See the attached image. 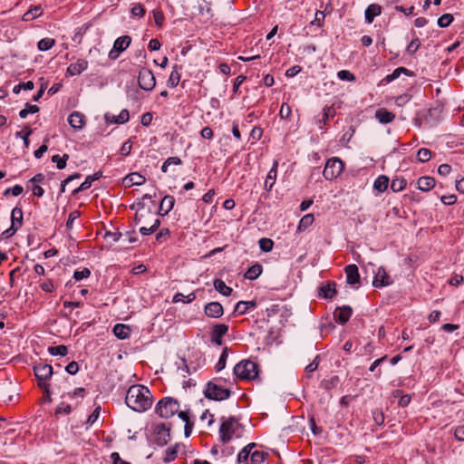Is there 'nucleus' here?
Masks as SVG:
<instances>
[{"mask_svg": "<svg viewBox=\"0 0 464 464\" xmlns=\"http://www.w3.org/2000/svg\"><path fill=\"white\" fill-rule=\"evenodd\" d=\"M48 352L51 355L56 356H64L67 354V347L65 345H58V346H52L48 348Z\"/></svg>", "mask_w": 464, "mask_h": 464, "instance_id": "40", "label": "nucleus"}, {"mask_svg": "<svg viewBox=\"0 0 464 464\" xmlns=\"http://www.w3.org/2000/svg\"><path fill=\"white\" fill-rule=\"evenodd\" d=\"M39 111V107L37 105H32L30 103H26L25 107L20 111L19 116L22 119H24L27 117L29 113H36Z\"/></svg>", "mask_w": 464, "mask_h": 464, "instance_id": "39", "label": "nucleus"}, {"mask_svg": "<svg viewBox=\"0 0 464 464\" xmlns=\"http://www.w3.org/2000/svg\"><path fill=\"white\" fill-rule=\"evenodd\" d=\"M214 287L218 292L225 296H228L232 293V288L227 286L221 279H216L214 281Z\"/></svg>", "mask_w": 464, "mask_h": 464, "instance_id": "30", "label": "nucleus"}, {"mask_svg": "<svg viewBox=\"0 0 464 464\" xmlns=\"http://www.w3.org/2000/svg\"><path fill=\"white\" fill-rule=\"evenodd\" d=\"M335 284L334 283H327L320 287V295H323L326 299H331L335 295Z\"/></svg>", "mask_w": 464, "mask_h": 464, "instance_id": "27", "label": "nucleus"}, {"mask_svg": "<svg viewBox=\"0 0 464 464\" xmlns=\"http://www.w3.org/2000/svg\"><path fill=\"white\" fill-rule=\"evenodd\" d=\"M382 12V8L377 4L370 5L365 10V20L368 24H371L375 16H378Z\"/></svg>", "mask_w": 464, "mask_h": 464, "instance_id": "22", "label": "nucleus"}, {"mask_svg": "<svg viewBox=\"0 0 464 464\" xmlns=\"http://www.w3.org/2000/svg\"><path fill=\"white\" fill-rule=\"evenodd\" d=\"M195 297H196V296H195V295H194V294H190V295H188V296H185L183 294H181V293H178V294H176V295H174V297H173V302L178 303V302L182 301V302H188V303H189V302H191L192 300H194V299H195Z\"/></svg>", "mask_w": 464, "mask_h": 464, "instance_id": "49", "label": "nucleus"}, {"mask_svg": "<svg viewBox=\"0 0 464 464\" xmlns=\"http://www.w3.org/2000/svg\"><path fill=\"white\" fill-rule=\"evenodd\" d=\"M223 313V306L218 302H211L205 305V314L208 317L218 318Z\"/></svg>", "mask_w": 464, "mask_h": 464, "instance_id": "14", "label": "nucleus"}, {"mask_svg": "<svg viewBox=\"0 0 464 464\" xmlns=\"http://www.w3.org/2000/svg\"><path fill=\"white\" fill-rule=\"evenodd\" d=\"M68 159V154H63L62 158L59 155H53L52 157V161L56 163L57 169H63L66 167V161Z\"/></svg>", "mask_w": 464, "mask_h": 464, "instance_id": "41", "label": "nucleus"}, {"mask_svg": "<svg viewBox=\"0 0 464 464\" xmlns=\"http://www.w3.org/2000/svg\"><path fill=\"white\" fill-rule=\"evenodd\" d=\"M125 403L132 411L143 412L150 408L152 394L144 385H132L127 391Z\"/></svg>", "mask_w": 464, "mask_h": 464, "instance_id": "1", "label": "nucleus"}, {"mask_svg": "<svg viewBox=\"0 0 464 464\" xmlns=\"http://www.w3.org/2000/svg\"><path fill=\"white\" fill-rule=\"evenodd\" d=\"M31 133H32V130L25 129V130H24L22 131H17L15 133V136L17 138L22 139V140H24V146L27 148L29 146L28 137L31 135Z\"/></svg>", "mask_w": 464, "mask_h": 464, "instance_id": "48", "label": "nucleus"}, {"mask_svg": "<svg viewBox=\"0 0 464 464\" xmlns=\"http://www.w3.org/2000/svg\"><path fill=\"white\" fill-rule=\"evenodd\" d=\"M453 21V16L450 14H445L438 19V25L440 27H447Z\"/></svg>", "mask_w": 464, "mask_h": 464, "instance_id": "44", "label": "nucleus"}, {"mask_svg": "<svg viewBox=\"0 0 464 464\" xmlns=\"http://www.w3.org/2000/svg\"><path fill=\"white\" fill-rule=\"evenodd\" d=\"M130 13L133 16L142 17L145 14V9L140 4H136L131 7Z\"/></svg>", "mask_w": 464, "mask_h": 464, "instance_id": "54", "label": "nucleus"}, {"mask_svg": "<svg viewBox=\"0 0 464 464\" xmlns=\"http://www.w3.org/2000/svg\"><path fill=\"white\" fill-rule=\"evenodd\" d=\"M375 117L382 124L390 123L394 119V114L386 109H379L375 112Z\"/></svg>", "mask_w": 464, "mask_h": 464, "instance_id": "21", "label": "nucleus"}, {"mask_svg": "<svg viewBox=\"0 0 464 464\" xmlns=\"http://www.w3.org/2000/svg\"><path fill=\"white\" fill-rule=\"evenodd\" d=\"M324 16H325V15H324V12H322V11H317V12L315 13V17H314V19L312 21V23H311V24H315V25H317V26H319V27H320V26H322V22H323V20L324 19Z\"/></svg>", "mask_w": 464, "mask_h": 464, "instance_id": "60", "label": "nucleus"}, {"mask_svg": "<svg viewBox=\"0 0 464 464\" xmlns=\"http://www.w3.org/2000/svg\"><path fill=\"white\" fill-rule=\"evenodd\" d=\"M417 157L420 162H427L431 157V151L426 148H422L419 150Z\"/></svg>", "mask_w": 464, "mask_h": 464, "instance_id": "45", "label": "nucleus"}, {"mask_svg": "<svg viewBox=\"0 0 464 464\" xmlns=\"http://www.w3.org/2000/svg\"><path fill=\"white\" fill-rule=\"evenodd\" d=\"M65 371L72 375L77 373L79 371L78 363L75 362L68 363V365L65 367Z\"/></svg>", "mask_w": 464, "mask_h": 464, "instance_id": "63", "label": "nucleus"}, {"mask_svg": "<svg viewBox=\"0 0 464 464\" xmlns=\"http://www.w3.org/2000/svg\"><path fill=\"white\" fill-rule=\"evenodd\" d=\"M228 326L225 324H218L214 325L211 333V341L217 345L222 344V337L227 333Z\"/></svg>", "mask_w": 464, "mask_h": 464, "instance_id": "12", "label": "nucleus"}, {"mask_svg": "<svg viewBox=\"0 0 464 464\" xmlns=\"http://www.w3.org/2000/svg\"><path fill=\"white\" fill-rule=\"evenodd\" d=\"M145 181L146 179L137 172L130 173L124 179L125 185L129 187L133 185L140 186L142 185Z\"/></svg>", "mask_w": 464, "mask_h": 464, "instance_id": "20", "label": "nucleus"}, {"mask_svg": "<svg viewBox=\"0 0 464 464\" xmlns=\"http://www.w3.org/2000/svg\"><path fill=\"white\" fill-rule=\"evenodd\" d=\"M418 188L422 191H429L435 186V179L431 177H421L417 181Z\"/></svg>", "mask_w": 464, "mask_h": 464, "instance_id": "23", "label": "nucleus"}, {"mask_svg": "<svg viewBox=\"0 0 464 464\" xmlns=\"http://www.w3.org/2000/svg\"><path fill=\"white\" fill-rule=\"evenodd\" d=\"M314 216L311 214H307L302 218V219L299 222L298 229L303 230L307 228L309 226H311L314 222Z\"/></svg>", "mask_w": 464, "mask_h": 464, "instance_id": "42", "label": "nucleus"}, {"mask_svg": "<svg viewBox=\"0 0 464 464\" xmlns=\"http://www.w3.org/2000/svg\"><path fill=\"white\" fill-rule=\"evenodd\" d=\"M100 412H101V407L97 406L94 409V411H92V413L88 417L86 423L91 426L93 425L95 423V421L98 420V418L100 416Z\"/></svg>", "mask_w": 464, "mask_h": 464, "instance_id": "53", "label": "nucleus"}, {"mask_svg": "<svg viewBox=\"0 0 464 464\" xmlns=\"http://www.w3.org/2000/svg\"><path fill=\"white\" fill-rule=\"evenodd\" d=\"M259 246L264 252H269L273 248V241L269 238L263 237L259 240Z\"/></svg>", "mask_w": 464, "mask_h": 464, "instance_id": "46", "label": "nucleus"}, {"mask_svg": "<svg viewBox=\"0 0 464 464\" xmlns=\"http://www.w3.org/2000/svg\"><path fill=\"white\" fill-rule=\"evenodd\" d=\"M407 72V70L405 68L399 67V68L395 69L392 74H389L386 76V81L390 82L397 79L398 77H400L401 72Z\"/></svg>", "mask_w": 464, "mask_h": 464, "instance_id": "56", "label": "nucleus"}, {"mask_svg": "<svg viewBox=\"0 0 464 464\" xmlns=\"http://www.w3.org/2000/svg\"><path fill=\"white\" fill-rule=\"evenodd\" d=\"M239 430L240 425L235 418L230 417L224 420L219 429V434L222 442L227 443L231 440L234 436L238 437Z\"/></svg>", "mask_w": 464, "mask_h": 464, "instance_id": "4", "label": "nucleus"}, {"mask_svg": "<svg viewBox=\"0 0 464 464\" xmlns=\"http://www.w3.org/2000/svg\"><path fill=\"white\" fill-rule=\"evenodd\" d=\"M406 186V181L403 179H394L392 181L391 188L394 192H400Z\"/></svg>", "mask_w": 464, "mask_h": 464, "instance_id": "43", "label": "nucleus"}, {"mask_svg": "<svg viewBox=\"0 0 464 464\" xmlns=\"http://www.w3.org/2000/svg\"><path fill=\"white\" fill-rule=\"evenodd\" d=\"M113 334L119 339H126L130 334V326L122 324H118L113 327Z\"/></svg>", "mask_w": 464, "mask_h": 464, "instance_id": "24", "label": "nucleus"}, {"mask_svg": "<svg viewBox=\"0 0 464 464\" xmlns=\"http://www.w3.org/2000/svg\"><path fill=\"white\" fill-rule=\"evenodd\" d=\"M160 222V219L158 218H154L151 225L150 227H147V226H141L140 227V232L141 235H144V236H147V235H150L151 233H153L154 231L157 230V228L159 227Z\"/></svg>", "mask_w": 464, "mask_h": 464, "instance_id": "36", "label": "nucleus"}, {"mask_svg": "<svg viewBox=\"0 0 464 464\" xmlns=\"http://www.w3.org/2000/svg\"><path fill=\"white\" fill-rule=\"evenodd\" d=\"M454 437L459 441H464V425L458 426L455 429Z\"/></svg>", "mask_w": 464, "mask_h": 464, "instance_id": "61", "label": "nucleus"}, {"mask_svg": "<svg viewBox=\"0 0 464 464\" xmlns=\"http://www.w3.org/2000/svg\"><path fill=\"white\" fill-rule=\"evenodd\" d=\"M393 283L391 276L387 274L386 270L380 266L374 276V279L372 282L373 286L375 287H383L391 285Z\"/></svg>", "mask_w": 464, "mask_h": 464, "instance_id": "10", "label": "nucleus"}, {"mask_svg": "<svg viewBox=\"0 0 464 464\" xmlns=\"http://www.w3.org/2000/svg\"><path fill=\"white\" fill-rule=\"evenodd\" d=\"M131 42V38L128 35L121 36L114 42L113 48L109 53V57L115 60L119 57V54L126 50Z\"/></svg>", "mask_w": 464, "mask_h": 464, "instance_id": "9", "label": "nucleus"}, {"mask_svg": "<svg viewBox=\"0 0 464 464\" xmlns=\"http://www.w3.org/2000/svg\"><path fill=\"white\" fill-rule=\"evenodd\" d=\"M267 456L268 454L265 451L255 450L251 453L250 461L252 464H261Z\"/></svg>", "mask_w": 464, "mask_h": 464, "instance_id": "37", "label": "nucleus"}, {"mask_svg": "<svg viewBox=\"0 0 464 464\" xmlns=\"http://www.w3.org/2000/svg\"><path fill=\"white\" fill-rule=\"evenodd\" d=\"M339 79L343 80V81H353L354 80V76L353 73H351L349 71L347 70H342L340 72H338L337 73Z\"/></svg>", "mask_w": 464, "mask_h": 464, "instance_id": "57", "label": "nucleus"}, {"mask_svg": "<svg viewBox=\"0 0 464 464\" xmlns=\"http://www.w3.org/2000/svg\"><path fill=\"white\" fill-rule=\"evenodd\" d=\"M343 169V163L338 158H332L326 161L324 169V177L332 180L337 178Z\"/></svg>", "mask_w": 464, "mask_h": 464, "instance_id": "7", "label": "nucleus"}, {"mask_svg": "<svg viewBox=\"0 0 464 464\" xmlns=\"http://www.w3.org/2000/svg\"><path fill=\"white\" fill-rule=\"evenodd\" d=\"M138 82L139 86L145 91L153 90L156 85L153 72L147 68H142L139 73Z\"/></svg>", "mask_w": 464, "mask_h": 464, "instance_id": "8", "label": "nucleus"}, {"mask_svg": "<svg viewBox=\"0 0 464 464\" xmlns=\"http://www.w3.org/2000/svg\"><path fill=\"white\" fill-rule=\"evenodd\" d=\"M179 402L169 397H166L160 400L155 408V412L163 419H168L172 417L175 413L179 411Z\"/></svg>", "mask_w": 464, "mask_h": 464, "instance_id": "3", "label": "nucleus"}, {"mask_svg": "<svg viewBox=\"0 0 464 464\" xmlns=\"http://www.w3.org/2000/svg\"><path fill=\"white\" fill-rule=\"evenodd\" d=\"M11 222H12V226L17 227L18 228L22 227L23 211L20 208L16 207L12 210Z\"/></svg>", "mask_w": 464, "mask_h": 464, "instance_id": "28", "label": "nucleus"}, {"mask_svg": "<svg viewBox=\"0 0 464 464\" xmlns=\"http://www.w3.org/2000/svg\"><path fill=\"white\" fill-rule=\"evenodd\" d=\"M88 68V62L85 59H78L72 63L67 68V73L71 76L81 74Z\"/></svg>", "mask_w": 464, "mask_h": 464, "instance_id": "13", "label": "nucleus"}, {"mask_svg": "<svg viewBox=\"0 0 464 464\" xmlns=\"http://www.w3.org/2000/svg\"><path fill=\"white\" fill-rule=\"evenodd\" d=\"M352 308L349 306H343L337 308L334 314L335 320L340 324H345L351 317Z\"/></svg>", "mask_w": 464, "mask_h": 464, "instance_id": "16", "label": "nucleus"}, {"mask_svg": "<svg viewBox=\"0 0 464 464\" xmlns=\"http://www.w3.org/2000/svg\"><path fill=\"white\" fill-rule=\"evenodd\" d=\"M277 167H278V162L276 160H275L271 169L269 170V172L266 176V181H265V187L267 190H271L276 182Z\"/></svg>", "mask_w": 464, "mask_h": 464, "instance_id": "19", "label": "nucleus"}, {"mask_svg": "<svg viewBox=\"0 0 464 464\" xmlns=\"http://www.w3.org/2000/svg\"><path fill=\"white\" fill-rule=\"evenodd\" d=\"M335 115V110L333 107L324 109L323 119L318 121V127L323 129V124H326L330 118Z\"/></svg>", "mask_w": 464, "mask_h": 464, "instance_id": "33", "label": "nucleus"}, {"mask_svg": "<svg viewBox=\"0 0 464 464\" xmlns=\"http://www.w3.org/2000/svg\"><path fill=\"white\" fill-rule=\"evenodd\" d=\"M68 122L72 128L81 130L84 125L83 115L78 111H74L70 114Z\"/></svg>", "mask_w": 464, "mask_h": 464, "instance_id": "18", "label": "nucleus"}, {"mask_svg": "<svg viewBox=\"0 0 464 464\" xmlns=\"http://www.w3.org/2000/svg\"><path fill=\"white\" fill-rule=\"evenodd\" d=\"M388 185L389 179L386 176L382 175L375 179L373 183V188L379 192H383L384 190L387 189Z\"/></svg>", "mask_w": 464, "mask_h": 464, "instance_id": "31", "label": "nucleus"}, {"mask_svg": "<svg viewBox=\"0 0 464 464\" xmlns=\"http://www.w3.org/2000/svg\"><path fill=\"white\" fill-rule=\"evenodd\" d=\"M420 47V40L418 38L413 39L408 45L407 51L410 53H414Z\"/></svg>", "mask_w": 464, "mask_h": 464, "instance_id": "62", "label": "nucleus"}, {"mask_svg": "<svg viewBox=\"0 0 464 464\" xmlns=\"http://www.w3.org/2000/svg\"><path fill=\"white\" fill-rule=\"evenodd\" d=\"M42 14V8L40 5H36L30 10H28L24 15V21H32Z\"/></svg>", "mask_w": 464, "mask_h": 464, "instance_id": "32", "label": "nucleus"}, {"mask_svg": "<svg viewBox=\"0 0 464 464\" xmlns=\"http://www.w3.org/2000/svg\"><path fill=\"white\" fill-rule=\"evenodd\" d=\"M255 447V443H250L247 446H246L237 456V461L239 464H241L243 461L247 460L248 457H251L252 449Z\"/></svg>", "mask_w": 464, "mask_h": 464, "instance_id": "35", "label": "nucleus"}, {"mask_svg": "<svg viewBox=\"0 0 464 464\" xmlns=\"http://www.w3.org/2000/svg\"><path fill=\"white\" fill-rule=\"evenodd\" d=\"M291 107L287 103H283L279 111V115L282 119H288L291 115Z\"/></svg>", "mask_w": 464, "mask_h": 464, "instance_id": "55", "label": "nucleus"}, {"mask_svg": "<svg viewBox=\"0 0 464 464\" xmlns=\"http://www.w3.org/2000/svg\"><path fill=\"white\" fill-rule=\"evenodd\" d=\"M227 354H228L227 353V348H225L223 350V353L220 355V358H219L218 363L216 364V370L218 372L223 370L226 367V362H227Z\"/></svg>", "mask_w": 464, "mask_h": 464, "instance_id": "47", "label": "nucleus"}, {"mask_svg": "<svg viewBox=\"0 0 464 464\" xmlns=\"http://www.w3.org/2000/svg\"><path fill=\"white\" fill-rule=\"evenodd\" d=\"M177 453H178V451H177L176 447L168 448L165 451L164 460L166 462H169V461L173 460L176 458Z\"/></svg>", "mask_w": 464, "mask_h": 464, "instance_id": "52", "label": "nucleus"}, {"mask_svg": "<svg viewBox=\"0 0 464 464\" xmlns=\"http://www.w3.org/2000/svg\"><path fill=\"white\" fill-rule=\"evenodd\" d=\"M205 396L210 400L223 401L230 396V391L214 382H208L204 392Z\"/></svg>", "mask_w": 464, "mask_h": 464, "instance_id": "6", "label": "nucleus"}, {"mask_svg": "<svg viewBox=\"0 0 464 464\" xmlns=\"http://www.w3.org/2000/svg\"><path fill=\"white\" fill-rule=\"evenodd\" d=\"M93 182V179H91L89 176L85 179V180L73 190V194H77L80 191H83L87 188H89L92 186V183Z\"/></svg>", "mask_w": 464, "mask_h": 464, "instance_id": "51", "label": "nucleus"}, {"mask_svg": "<svg viewBox=\"0 0 464 464\" xmlns=\"http://www.w3.org/2000/svg\"><path fill=\"white\" fill-rule=\"evenodd\" d=\"M105 118L107 121H109L111 122L121 124V123H125L129 121L130 114H129L128 110L124 109L120 112V114L118 116H112L111 119L110 116L108 114H106Z\"/></svg>", "mask_w": 464, "mask_h": 464, "instance_id": "26", "label": "nucleus"}, {"mask_svg": "<svg viewBox=\"0 0 464 464\" xmlns=\"http://www.w3.org/2000/svg\"><path fill=\"white\" fill-rule=\"evenodd\" d=\"M154 218H156L155 215L150 210L144 209L143 206L141 210H138L135 214V222L142 226L150 227Z\"/></svg>", "mask_w": 464, "mask_h": 464, "instance_id": "11", "label": "nucleus"}, {"mask_svg": "<svg viewBox=\"0 0 464 464\" xmlns=\"http://www.w3.org/2000/svg\"><path fill=\"white\" fill-rule=\"evenodd\" d=\"M105 237L112 242L121 241L122 234L119 232H106Z\"/></svg>", "mask_w": 464, "mask_h": 464, "instance_id": "58", "label": "nucleus"}, {"mask_svg": "<svg viewBox=\"0 0 464 464\" xmlns=\"http://www.w3.org/2000/svg\"><path fill=\"white\" fill-rule=\"evenodd\" d=\"M175 199L172 196H165L160 204V215H167L174 207Z\"/></svg>", "mask_w": 464, "mask_h": 464, "instance_id": "17", "label": "nucleus"}, {"mask_svg": "<svg viewBox=\"0 0 464 464\" xmlns=\"http://www.w3.org/2000/svg\"><path fill=\"white\" fill-rule=\"evenodd\" d=\"M346 278H347V284L349 285H354L359 283L360 281V275L358 272V267L356 265H348L345 269Z\"/></svg>", "mask_w": 464, "mask_h": 464, "instance_id": "15", "label": "nucleus"}, {"mask_svg": "<svg viewBox=\"0 0 464 464\" xmlns=\"http://www.w3.org/2000/svg\"><path fill=\"white\" fill-rule=\"evenodd\" d=\"M153 17H154L155 24L160 27L162 26L163 22H164V14L160 11L155 10V11H153Z\"/></svg>", "mask_w": 464, "mask_h": 464, "instance_id": "59", "label": "nucleus"}, {"mask_svg": "<svg viewBox=\"0 0 464 464\" xmlns=\"http://www.w3.org/2000/svg\"><path fill=\"white\" fill-rule=\"evenodd\" d=\"M90 275H91V271L88 268H83L82 270H76L73 274V278L76 281H80V280L89 277Z\"/></svg>", "mask_w": 464, "mask_h": 464, "instance_id": "50", "label": "nucleus"}, {"mask_svg": "<svg viewBox=\"0 0 464 464\" xmlns=\"http://www.w3.org/2000/svg\"><path fill=\"white\" fill-rule=\"evenodd\" d=\"M34 374L39 381V386L49 392V385L45 382L53 375V367L49 364L39 363L34 367Z\"/></svg>", "mask_w": 464, "mask_h": 464, "instance_id": "5", "label": "nucleus"}, {"mask_svg": "<svg viewBox=\"0 0 464 464\" xmlns=\"http://www.w3.org/2000/svg\"><path fill=\"white\" fill-rule=\"evenodd\" d=\"M256 303L255 301H239L235 307V313L239 314H246L249 309L255 308Z\"/></svg>", "mask_w": 464, "mask_h": 464, "instance_id": "25", "label": "nucleus"}, {"mask_svg": "<svg viewBox=\"0 0 464 464\" xmlns=\"http://www.w3.org/2000/svg\"><path fill=\"white\" fill-rule=\"evenodd\" d=\"M234 374L242 380H254L258 375L257 365L249 360L241 361L234 367Z\"/></svg>", "mask_w": 464, "mask_h": 464, "instance_id": "2", "label": "nucleus"}, {"mask_svg": "<svg viewBox=\"0 0 464 464\" xmlns=\"http://www.w3.org/2000/svg\"><path fill=\"white\" fill-rule=\"evenodd\" d=\"M111 458L112 459L113 464H130V462L123 460L117 452H113L111 455Z\"/></svg>", "mask_w": 464, "mask_h": 464, "instance_id": "64", "label": "nucleus"}, {"mask_svg": "<svg viewBox=\"0 0 464 464\" xmlns=\"http://www.w3.org/2000/svg\"><path fill=\"white\" fill-rule=\"evenodd\" d=\"M55 44V40L53 38H44L38 42L37 47L40 51H47L51 49Z\"/></svg>", "mask_w": 464, "mask_h": 464, "instance_id": "38", "label": "nucleus"}, {"mask_svg": "<svg viewBox=\"0 0 464 464\" xmlns=\"http://www.w3.org/2000/svg\"><path fill=\"white\" fill-rule=\"evenodd\" d=\"M261 273L262 266L259 264H255L245 273V277L249 280H255L261 275Z\"/></svg>", "mask_w": 464, "mask_h": 464, "instance_id": "29", "label": "nucleus"}, {"mask_svg": "<svg viewBox=\"0 0 464 464\" xmlns=\"http://www.w3.org/2000/svg\"><path fill=\"white\" fill-rule=\"evenodd\" d=\"M179 80H180V75H179V72L178 71V66L175 65L173 67V70H172L169 77L167 84H168L169 87L174 88V87H176L179 84Z\"/></svg>", "mask_w": 464, "mask_h": 464, "instance_id": "34", "label": "nucleus"}]
</instances>
